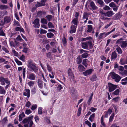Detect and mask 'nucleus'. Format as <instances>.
I'll return each mask as SVG.
<instances>
[{
	"instance_id": "obj_1",
	"label": "nucleus",
	"mask_w": 127,
	"mask_h": 127,
	"mask_svg": "<svg viewBox=\"0 0 127 127\" xmlns=\"http://www.w3.org/2000/svg\"><path fill=\"white\" fill-rule=\"evenodd\" d=\"M27 66L29 70L31 71H33L36 73L38 71L37 67L33 64V61L32 60H29L28 61Z\"/></svg>"
},
{
	"instance_id": "obj_2",
	"label": "nucleus",
	"mask_w": 127,
	"mask_h": 127,
	"mask_svg": "<svg viewBox=\"0 0 127 127\" xmlns=\"http://www.w3.org/2000/svg\"><path fill=\"white\" fill-rule=\"evenodd\" d=\"M82 47L84 49H87L89 47L91 49L93 47L91 40L81 43Z\"/></svg>"
},
{
	"instance_id": "obj_3",
	"label": "nucleus",
	"mask_w": 127,
	"mask_h": 127,
	"mask_svg": "<svg viewBox=\"0 0 127 127\" xmlns=\"http://www.w3.org/2000/svg\"><path fill=\"white\" fill-rule=\"evenodd\" d=\"M109 76L111 77L112 79H114L115 81L117 82H118L121 78L120 76L114 72L110 73L109 74Z\"/></svg>"
},
{
	"instance_id": "obj_4",
	"label": "nucleus",
	"mask_w": 127,
	"mask_h": 127,
	"mask_svg": "<svg viewBox=\"0 0 127 127\" xmlns=\"http://www.w3.org/2000/svg\"><path fill=\"white\" fill-rule=\"evenodd\" d=\"M109 91L110 92H112L117 88V86L114 85L111 83L108 84Z\"/></svg>"
},
{
	"instance_id": "obj_5",
	"label": "nucleus",
	"mask_w": 127,
	"mask_h": 127,
	"mask_svg": "<svg viewBox=\"0 0 127 127\" xmlns=\"http://www.w3.org/2000/svg\"><path fill=\"white\" fill-rule=\"evenodd\" d=\"M68 75L70 80H73L74 76L73 73L72 72L71 69L69 68L68 70Z\"/></svg>"
},
{
	"instance_id": "obj_6",
	"label": "nucleus",
	"mask_w": 127,
	"mask_h": 127,
	"mask_svg": "<svg viewBox=\"0 0 127 127\" xmlns=\"http://www.w3.org/2000/svg\"><path fill=\"white\" fill-rule=\"evenodd\" d=\"M28 77V79L32 80H35L36 78L35 75L33 73H30Z\"/></svg>"
},
{
	"instance_id": "obj_7",
	"label": "nucleus",
	"mask_w": 127,
	"mask_h": 127,
	"mask_svg": "<svg viewBox=\"0 0 127 127\" xmlns=\"http://www.w3.org/2000/svg\"><path fill=\"white\" fill-rule=\"evenodd\" d=\"M39 20L38 19L36 18L35 19L33 23L34 24V27H35L39 28L40 26L39 24Z\"/></svg>"
},
{
	"instance_id": "obj_8",
	"label": "nucleus",
	"mask_w": 127,
	"mask_h": 127,
	"mask_svg": "<svg viewBox=\"0 0 127 127\" xmlns=\"http://www.w3.org/2000/svg\"><path fill=\"white\" fill-rule=\"evenodd\" d=\"M93 70L92 69H89L83 72V74L85 76H88L91 74Z\"/></svg>"
},
{
	"instance_id": "obj_9",
	"label": "nucleus",
	"mask_w": 127,
	"mask_h": 127,
	"mask_svg": "<svg viewBox=\"0 0 127 127\" xmlns=\"http://www.w3.org/2000/svg\"><path fill=\"white\" fill-rule=\"evenodd\" d=\"M89 5L93 10H97L98 9V7L95 5L93 1L90 2Z\"/></svg>"
},
{
	"instance_id": "obj_10",
	"label": "nucleus",
	"mask_w": 127,
	"mask_h": 127,
	"mask_svg": "<svg viewBox=\"0 0 127 127\" xmlns=\"http://www.w3.org/2000/svg\"><path fill=\"white\" fill-rule=\"evenodd\" d=\"M120 44L122 48H125L127 46V42L126 41H122L120 42Z\"/></svg>"
},
{
	"instance_id": "obj_11",
	"label": "nucleus",
	"mask_w": 127,
	"mask_h": 127,
	"mask_svg": "<svg viewBox=\"0 0 127 127\" xmlns=\"http://www.w3.org/2000/svg\"><path fill=\"white\" fill-rule=\"evenodd\" d=\"M76 26L73 25H71L70 27L71 30L69 31L70 33H75L76 31Z\"/></svg>"
},
{
	"instance_id": "obj_12",
	"label": "nucleus",
	"mask_w": 127,
	"mask_h": 127,
	"mask_svg": "<svg viewBox=\"0 0 127 127\" xmlns=\"http://www.w3.org/2000/svg\"><path fill=\"white\" fill-rule=\"evenodd\" d=\"M70 93L71 95L73 97L76 95L77 93L76 91L73 88H72L70 89Z\"/></svg>"
},
{
	"instance_id": "obj_13",
	"label": "nucleus",
	"mask_w": 127,
	"mask_h": 127,
	"mask_svg": "<svg viewBox=\"0 0 127 127\" xmlns=\"http://www.w3.org/2000/svg\"><path fill=\"white\" fill-rule=\"evenodd\" d=\"M24 95L27 96L28 97H29L30 95V91L29 89L26 90V91L23 93Z\"/></svg>"
},
{
	"instance_id": "obj_14",
	"label": "nucleus",
	"mask_w": 127,
	"mask_h": 127,
	"mask_svg": "<svg viewBox=\"0 0 127 127\" xmlns=\"http://www.w3.org/2000/svg\"><path fill=\"white\" fill-rule=\"evenodd\" d=\"M33 117V116L29 117L27 118L24 119L22 121V122L23 123H26L29 122V121L31 120L32 119Z\"/></svg>"
},
{
	"instance_id": "obj_15",
	"label": "nucleus",
	"mask_w": 127,
	"mask_h": 127,
	"mask_svg": "<svg viewBox=\"0 0 127 127\" xmlns=\"http://www.w3.org/2000/svg\"><path fill=\"white\" fill-rule=\"evenodd\" d=\"M114 14L113 12L111 10L107 12H106L105 16L110 17Z\"/></svg>"
},
{
	"instance_id": "obj_16",
	"label": "nucleus",
	"mask_w": 127,
	"mask_h": 127,
	"mask_svg": "<svg viewBox=\"0 0 127 127\" xmlns=\"http://www.w3.org/2000/svg\"><path fill=\"white\" fill-rule=\"evenodd\" d=\"M37 83L40 89L42 88L43 84L42 80L40 79H38Z\"/></svg>"
},
{
	"instance_id": "obj_17",
	"label": "nucleus",
	"mask_w": 127,
	"mask_h": 127,
	"mask_svg": "<svg viewBox=\"0 0 127 127\" xmlns=\"http://www.w3.org/2000/svg\"><path fill=\"white\" fill-rule=\"evenodd\" d=\"M11 20V19L10 17L8 16H6L4 18V21L5 24L9 23Z\"/></svg>"
},
{
	"instance_id": "obj_18",
	"label": "nucleus",
	"mask_w": 127,
	"mask_h": 127,
	"mask_svg": "<svg viewBox=\"0 0 127 127\" xmlns=\"http://www.w3.org/2000/svg\"><path fill=\"white\" fill-rule=\"evenodd\" d=\"M117 57V54L114 51L112 53L111 60H115Z\"/></svg>"
},
{
	"instance_id": "obj_19",
	"label": "nucleus",
	"mask_w": 127,
	"mask_h": 127,
	"mask_svg": "<svg viewBox=\"0 0 127 127\" xmlns=\"http://www.w3.org/2000/svg\"><path fill=\"white\" fill-rule=\"evenodd\" d=\"M91 14L90 13L85 12L84 13L83 15V19H86V20H87L88 19V16L89 15Z\"/></svg>"
},
{
	"instance_id": "obj_20",
	"label": "nucleus",
	"mask_w": 127,
	"mask_h": 127,
	"mask_svg": "<svg viewBox=\"0 0 127 127\" xmlns=\"http://www.w3.org/2000/svg\"><path fill=\"white\" fill-rule=\"evenodd\" d=\"M97 77L96 74H94L92 75L91 78L90 79V80L92 82L95 81L96 80Z\"/></svg>"
},
{
	"instance_id": "obj_21",
	"label": "nucleus",
	"mask_w": 127,
	"mask_h": 127,
	"mask_svg": "<svg viewBox=\"0 0 127 127\" xmlns=\"http://www.w3.org/2000/svg\"><path fill=\"white\" fill-rule=\"evenodd\" d=\"M79 70L80 71H82L85 70V67L81 64L79 65L78 66Z\"/></svg>"
},
{
	"instance_id": "obj_22",
	"label": "nucleus",
	"mask_w": 127,
	"mask_h": 127,
	"mask_svg": "<svg viewBox=\"0 0 127 127\" xmlns=\"http://www.w3.org/2000/svg\"><path fill=\"white\" fill-rule=\"evenodd\" d=\"M93 95V93H92L91 94V96L88 100L87 103V104L89 105H90V104L91 103V101L92 100V97Z\"/></svg>"
},
{
	"instance_id": "obj_23",
	"label": "nucleus",
	"mask_w": 127,
	"mask_h": 127,
	"mask_svg": "<svg viewBox=\"0 0 127 127\" xmlns=\"http://www.w3.org/2000/svg\"><path fill=\"white\" fill-rule=\"evenodd\" d=\"M117 47L116 49L118 53L119 54H121L122 53V51L121 49L118 45H117Z\"/></svg>"
},
{
	"instance_id": "obj_24",
	"label": "nucleus",
	"mask_w": 127,
	"mask_h": 127,
	"mask_svg": "<svg viewBox=\"0 0 127 127\" xmlns=\"http://www.w3.org/2000/svg\"><path fill=\"white\" fill-rule=\"evenodd\" d=\"M45 5V3H42L41 2H37V4L35 6L36 7H37L39 6H42L44 5Z\"/></svg>"
},
{
	"instance_id": "obj_25",
	"label": "nucleus",
	"mask_w": 127,
	"mask_h": 127,
	"mask_svg": "<svg viewBox=\"0 0 127 127\" xmlns=\"http://www.w3.org/2000/svg\"><path fill=\"white\" fill-rule=\"evenodd\" d=\"M8 8L7 6L6 5H0V9L3 10L7 9Z\"/></svg>"
},
{
	"instance_id": "obj_26",
	"label": "nucleus",
	"mask_w": 127,
	"mask_h": 127,
	"mask_svg": "<svg viewBox=\"0 0 127 127\" xmlns=\"http://www.w3.org/2000/svg\"><path fill=\"white\" fill-rule=\"evenodd\" d=\"M4 78L2 77H0V81L1 82V84L2 85L5 84Z\"/></svg>"
},
{
	"instance_id": "obj_27",
	"label": "nucleus",
	"mask_w": 127,
	"mask_h": 127,
	"mask_svg": "<svg viewBox=\"0 0 127 127\" xmlns=\"http://www.w3.org/2000/svg\"><path fill=\"white\" fill-rule=\"evenodd\" d=\"M88 30H87V32H91L92 30V28L91 25H89L88 26Z\"/></svg>"
},
{
	"instance_id": "obj_28",
	"label": "nucleus",
	"mask_w": 127,
	"mask_h": 127,
	"mask_svg": "<svg viewBox=\"0 0 127 127\" xmlns=\"http://www.w3.org/2000/svg\"><path fill=\"white\" fill-rule=\"evenodd\" d=\"M87 59L83 60V62L82 63V64L84 65L86 67H87V65H88V64L87 62Z\"/></svg>"
},
{
	"instance_id": "obj_29",
	"label": "nucleus",
	"mask_w": 127,
	"mask_h": 127,
	"mask_svg": "<svg viewBox=\"0 0 127 127\" xmlns=\"http://www.w3.org/2000/svg\"><path fill=\"white\" fill-rule=\"evenodd\" d=\"M44 14V12L43 11H39L37 13V16L39 17H40L42 16Z\"/></svg>"
},
{
	"instance_id": "obj_30",
	"label": "nucleus",
	"mask_w": 127,
	"mask_h": 127,
	"mask_svg": "<svg viewBox=\"0 0 127 127\" xmlns=\"http://www.w3.org/2000/svg\"><path fill=\"white\" fill-rule=\"evenodd\" d=\"M5 92L4 88L0 86V93L2 94H4Z\"/></svg>"
},
{
	"instance_id": "obj_31",
	"label": "nucleus",
	"mask_w": 127,
	"mask_h": 127,
	"mask_svg": "<svg viewBox=\"0 0 127 127\" xmlns=\"http://www.w3.org/2000/svg\"><path fill=\"white\" fill-rule=\"evenodd\" d=\"M47 37L49 38H52L54 35L51 32H49L47 33Z\"/></svg>"
},
{
	"instance_id": "obj_32",
	"label": "nucleus",
	"mask_w": 127,
	"mask_h": 127,
	"mask_svg": "<svg viewBox=\"0 0 127 127\" xmlns=\"http://www.w3.org/2000/svg\"><path fill=\"white\" fill-rule=\"evenodd\" d=\"M78 19H74L71 22L72 23L74 24L77 26V25Z\"/></svg>"
},
{
	"instance_id": "obj_33",
	"label": "nucleus",
	"mask_w": 127,
	"mask_h": 127,
	"mask_svg": "<svg viewBox=\"0 0 127 127\" xmlns=\"http://www.w3.org/2000/svg\"><path fill=\"white\" fill-rule=\"evenodd\" d=\"M15 30L16 31H19L20 32H24V30L22 28L19 27H17L15 28Z\"/></svg>"
},
{
	"instance_id": "obj_34",
	"label": "nucleus",
	"mask_w": 127,
	"mask_h": 127,
	"mask_svg": "<svg viewBox=\"0 0 127 127\" xmlns=\"http://www.w3.org/2000/svg\"><path fill=\"white\" fill-rule=\"evenodd\" d=\"M34 84V82L32 81H30L28 83V84L30 87H33Z\"/></svg>"
},
{
	"instance_id": "obj_35",
	"label": "nucleus",
	"mask_w": 127,
	"mask_h": 127,
	"mask_svg": "<svg viewBox=\"0 0 127 127\" xmlns=\"http://www.w3.org/2000/svg\"><path fill=\"white\" fill-rule=\"evenodd\" d=\"M97 2L99 3L101 7L104 5V2L102 0H98L97 1Z\"/></svg>"
},
{
	"instance_id": "obj_36",
	"label": "nucleus",
	"mask_w": 127,
	"mask_h": 127,
	"mask_svg": "<svg viewBox=\"0 0 127 127\" xmlns=\"http://www.w3.org/2000/svg\"><path fill=\"white\" fill-rule=\"evenodd\" d=\"M120 92V91L119 89H117L114 92L112 93L113 95H118Z\"/></svg>"
},
{
	"instance_id": "obj_37",
	"label": "nucleus",
	"mask_w": 127,
	"mask_h": 127,
	"mask_svg": "<svg viewBox=\"0 0 127 127\" xmlns=\"http://www.w3.org/2000/svg\"><path fill=\"white\" fill-rule=\"evenodd\" d=\"M46 18L49 21H50L52 20V16L51 15H48L46 16Z\"/></svg>"
},
{
	"instance_id": "obj_38",
	"label": "nucleus",
	"mask_w": 127,
	"mask_h": 127,
	"mask_svg": "<svg viewBox=\"0 0 127 127\" xmlns=\"http://www.w3.org/2000/svg\"><path fill=\"white\" fill-rule=\"evenodd\" d=\"M62 41L64 46H65L66 45L67 42L66 39L65 37H63Z\"/></svg>"
},
{
	"instance_id": "obj_39",
	"label": "nucleus",
	"mask_w": 127,
	"mask_h": 127,
	"mask_svg": "<svg viewBox=\"0 0 127 127\" xmlns=\"http://www.w3.org/2000/svg\"><path fill=\"white\" fill-rule=\"evenodd\" d=\"M42 108L41 107H39L38 110V113L39 114L41 115L42 113Z\"/></svg>"
},
{
	"instance_id": "obj_40",
	"label": "nucleus",
	"mask_w": 127,
	"mask_h": 127,
	"mask_svg": "<svg viewBox=\"0 0 127 127\" xmlns=\"http://www.w3.org/2000/svg\"><path fill=\"white\" fill-rule=\"evenodd\" d=\"M48 26L49 28H54V26L53 24L51 22H49L48 24Z\"/></svg>"
},
{
	"instance_id": "obj_41",
	"label": "nucleus",
	"mask_w": 127,
	"mask_h": 127,
	"mask_svg": "<svg viewBox=\"0 0 127 127\" xmlns=\"http://www.w3.org/2000/svg\"><path fill=\"white\" fill-rule=\"evenodd\" d=\"M41 22L42 24H46L47 23V21L44 18L41 19Z\"/></svg>"
},
{
	"instance_id": "obj_42",
	"label": "nucleus",
	"mask_w": 127,
	"mask_h": 127,
	"mask_svg": "<svg viewBox=\"0 0 127 127\" xmlns=\"http://www.w3.org/2000/svg\"><path fill=\"white\" fill-rule=\"evenodd\" d=\"M81 107H79L78 109L77 115L79 116L80 115L81 113Z\"/></svg>"
},
{
	"instance_id": "obj_43",
	"label": "nucleus",
	"mask_w": 127,
	"mask_h": 127,
	"mask_svg": "<svg viewBox=\"0 0 127 127\" xmlns=\"http://www.w3.org/2000/svg\"><path fill=\"white\" fill-rule=\"evenodd\" d=\"M114 113H113L110 116V118H109V122H111L113 120V118L114 117Z\"/></svg>"
},
{
	"instance_id": "obj_44",
	"label": "nucleus",
	"mask_w": 127,
	"mask_h": 127,
	"mask_svg": "<svg viewBox=\"0 0 127 127\" xmlns=\"http://www.w3.org/2000/svg\"><path fill=\"white\" fill-rule=\"evenodd\" d=\"M5 34L3 31V30L1 29H0V35L3 36H4Z\"/></svg>"
},
{
	"instance_id": "obj_45",
	"label": "nucleus",
	"mask_w": 127,
	"mask_h": 127,
	"mask_svg": "<svg viewBox=\"0 0 127 127\" xmlns=\"http://www.w3.org/2000/svg\"><path fill=\"white\" fill-rule=\"evenodd\" d=\"M82 57L83 58H86L88 56V54L87 53H86L82 54L81 55Z\"/></svg>"
},
{
	"instance_id": "obj_46",
	"label": "nucleus",
	"mask_w": 127,
	"mask_h": 127,
	"mask_svg": "<svg viewBox=\"0 0 127 127\" xmlns=\"http://www.w3.org/2000/svg\"><path fill=\"white\" fill-rule=\"evenodd\" d=\"M77 64H80L81 63L82 61V59L79 57L77 58Z\"/></svg>"
},
{
	"instance_id": "obj_47",
	"label": "nucleus",
	"mask_w": 127,
	"mask_h": 127,
	"mask_svg": "<svg viewBox=\"0 0 127 127\" xmlns=\"http://www.w3.org/2000/svg\"><path fill=\"white\" fill-rule=\"evenodd\" d=\"M92 38L91 37H87L86 38H83L82 39V41H85L86 40H89V39H92Z\"/></svg>"
},
{
	"instance_id": "obj_48",
	"label": "nucleus",
	"mask_w": 127,
	"mask_h": 127,
	"mask_svg": "<svg viewBox=\"0 0 127 127\" xmlns=\"http://www.w3.org/2000/svg\"><path fill=\"white\" fill-rule=\"evenodd\" d=\"M109 5L111 7H113L116 5L115 3L113 2L110 3L109 4Z\"/></svg>"
},
{
	"instance_id": "obj_49",
	"label": "nucleus",
	"mask_w": 127,
	"mask_h": 127,
	"mask_svg": "<svg viewBox=\"0 0 127 127\" xmlns=\"http://www.w3.org/2000/svg\"><path fill=\"white\" fill-rule=\"evenodd\" d=\"M31 112L32 111L30 109H27L25 112V113L27 115L29 114L30 113H31Z\"/></svg>"
},
{
	"instance_id": "obj_50",
	"label": "nucleus",
	"mask_w": 127,
	"mask_h": 127,
	"mask_svg": "<svg viewBox=\"0 0 127 127\" xmlns=\"http://www.w3.org/2000/svg\"><path fill=\"white\" fill-rule=\"evenodd\" d=\"M85 123L86 124L88 125L89 127H91V124L88 121H86L85 122Z\"/></svg>"
},
{
	"instance_id": "obj_51",
	"label": "nucleus",
	"mask_w": 127,
	"mask_h": 127,
	"mask_svg": "<svg viewBox=\"0 0 127 127\" xmlns=\"http://www.w3.org/2000/svg\"><path fill=\"white\" fill-rule=\"evenodd\" d=\"M118 69L120 70V71H123L124 69V67H123L122 66H119L118 67Z\"/></svg>"
},
{
	"instance_id": "obj_52",
	"label": "nucleus",
	"mask_w": 127,
	"mask_h": 127,
	"mask_svg": "<svg viewBox=\"0 0 127 127\" xmlns=\"http://www.w3.org/2000/svg\"><path fill=\"white\" fill-rule=\"evenodd\" d=\"M120 73L122 75H127V70H125L123 72H120Z\"/></svg>"
},
{
	"instance_id": "obj_53",
	"label": "nucleus",
	"mask_w": 127,
	"mask_h": 127,
	"mask_svg": "<svg viewBox=\"0 0 127 127\" xmlns=\"http://www.w3.org/2000/svg\"><path fill=\"white\" fill-rule=\"evenodd\" d=\"M15 62L17 64L19 65H21L22 64V63L20 61H19L18 60H16Z\"/></svg>"
},
{
	"instance_id": "obj_54",
	"label": "nucleus",
	"mask_w": 127,
	"mask_h": 127,
	"mask_svg": "<svg viewBox=\"0 0 127 127\" xmlns=\"http://www.w3.org/2000/svg\"><path fill=\"white\" fill-rule=\"evenodd\" d=\"M47 69L49 71V72H51L52 71V69L51 67L49 65L47 64Z\"/></svg>"
},
{
	"instance_id": "obj_55",
	"label": "nucleus",
	"mask_w": 127,
	"mask_h": 127,
	"mask_svg": "<svg viewBox=\"0 0 127 127\" xmlns=\"http://www.w3.org/2000/svg\"><path fill=\"white\" fill-rule=\"evenodd\" d=\"M119 98L120 97L118 96L113 98V100L115 101V102H117L118 101Z\"/></svg>"
},
{
	"instance_id": "obj_56",
	"label": "nucleus",
	"mask_w": 127,
	"mask_h": 127,
	"mask_svg": "<svg viewBox=\"0 0 127 127\" xmlns=\"http://www.w3.org/2000/svg\"><path fill=\"white\" fill-rule=\"evenodd\" d=\"M5 23L4 20L3 21V20H2L0 21V25L1 26H3Z\"/></svg>"
},
{
	"instance_id": "obj_57",
	"label": "nucleus",
	"mask_w": 127,
	"mask_h": 127,
	"mask_svg": "<svg viewBox=\"0 0 127 127\" xmlns=\"http://www.w3.org/2000/svg\"><path fill=\"white\" fill-rule=\"evenodd\" d=\"M16 39L17 40L19 41H21L23 40V39L21 38V37L19 35H18V36L16 38Z\"/></svg>"
},
{
	"instance_id": "obj_58",
	"label": "nucleus",
	"mask_w": 127,
	"mask_h": 127,
	"mask_svg": "<svg viewBox=\"0 0 127 127\" xmlns=\"http://www.w3.org/2000/svg\"><path fill=\"white\" fill-rule=\"evenodd\" d=\"M12 52L14 54V55L15 56H17L18 55V53L14 50L13 49L12 51Z\"/></svg>"
},
{
	"instance_id": "obj_59",
	"label": "nucleus",
	"mask_w": 127,
	"mask_h": 127,
	"mask_svg": "<svg viewBox=\"0 0 127 127\" xmlns=\"http://www.w3.org/2000/svg\"><path fill=\"white\" fill-rule=\"evenodd\" d=\"M37 107V105H33L31 108V109L32 110H34L36 109Z\"/></svg>"
},
{
	"instance_id": "obj_60",
	"label": "nucleus",
	"mask_w": 127,
	"mask_h": 127,
	"mask_svg": "<svg viewBox=\"0 0 127 127\" xmlns=\"http://www.w3.org/2000/svg\"><path fill=\"white\" fill-rule=\"evenodd\" d=\"M2 49L6 53H8L9 52L8 50L4 46L2 47Z\"/></svg>"
},
{
	"instance_id": "obj_61",
	"label": "nucleus",
	"mask_w": 127,
	"mask_h": 127,
	"mask_svg": "<svg viewBox=\"0 0 127 127\" xmlns=\"http://www.w3.org/2000/svg\"><path fill=\"white\" fill-rule=\"evenodd\" d=\"M4 79L5 80H4V82H5V83L6 84H8V85H9L10 84V82L6 78H4Z\"/></svg>"
},
{
	"instance_id": "obj_62",
	"label": "nucleus",
	"mask_w": 127,
	"mask_h": 127,
	"mask_svg": "<svg viewBox=\"0 0 127 127\" xmlns=\"http://www.w3.org/2000/svg\"><path fill=\"white\" fill-rule=\"evenodd\" d=\"M31 104V103L29 101H28L26 104V105L27 107H29L30 106Z\"/></svg>"
},
{
	"instance_id": "obj_63",
	"label": "nucleus",
	"mask_w": 127,
	"mask_h": 127,
	"mask_svg": "<svg viewBox=\"0 0 127 127\" xmlns=\"http://www.w3.org/2000/svg\"><path fill=\"white\" fill-rule=\"evenodd\" d=\"M34 119L35 122L37 123V122L39 121V119L38 116H36L34 117Z\"/></svg>"
},
{
	"instance_id": "obj_64",
	"label": "nucleus",
	"mask_w": 127,
	"mask_h": 127,
	"mask_svg": "<svg viewBox=\"0 0 127 127\" xmlns=\"http://www.w3.org/2000/svg\"><path fill=\"white\" fill-rule=\"evenodd\" d=\"M103 9L104 10H109L110 9V8L108 6L106 5L104 7H103Z\"/></svg>"
}]
</instances>
